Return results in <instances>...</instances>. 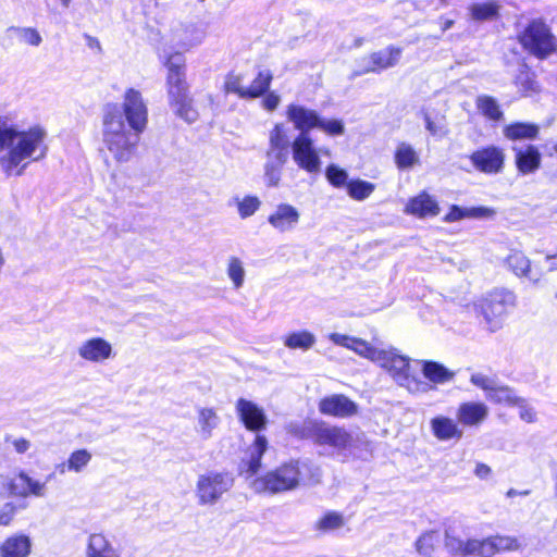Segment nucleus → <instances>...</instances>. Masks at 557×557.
<instances>
[{
  "instance_id": "obj_1",
  "label": "nucleus",
  "mask_w": 557,
  "mask_h": 557,
  "mask_svg": "<svg viewBox=\"0 0 557 557\" xmlns=\"http://www.w3.org/2000/svg\"><path fill=\"white\" fill-rule=\"evenodd\" d=\"M147 123V106L134 88L125 91L123 109L117 103L103 107L102 141L116 162L126 163L133 159Z\"/></svg>"
},
{
  "instance_id": "obj_2",
  "label": "nucleus",
  "mask_w": 557,
  "mask_h": 557,
  "mask_svg": "<svg viewBox=\"0 0 557 557\" xmlns=\"http://www.w3.org/2000/svg\"><path fill=\"white\" fill-rule=\"evenodd\" d=\"M329 339L337 346L347 348L358 356L370 360L384 369L397 385L412 395L425 394L432 386L417 376L411 370L410 358L403 356L392 346H383L373 337L372 342L341 333L329 334Z\"/></svg>"
},
{
  "instance_id": "obj_3",
  "label": "nucleus",
  "mask_w": 557,
  "mask_h": 557,
  "mask_svg": "<svg viewBox=\"0 0 557 557\" xmlns=\"http://www.w3.org/2000/svg\"><path fill=\"white\" fill-rule=\"evenodd\" d=\"M47 131L39 125L21 129L8 117L0 116V168L8 176L21 175L26 160L38 162L48 153Z\"/></svg>"
},
{
  "instance_id": "obj_4",
  "label": "nucleus",
  "mask_w": 557,
  "mask_h": 557,
  "mask_svg": "<svg viewBox=\"0 0 557 557\" xmlns=\"http://www.w3.org/2000/svg\"><path fill=\"white\" fill-rule=\"evenodd\" d=\"M320 476V470L309 462L292 460L256 479L251 485L258 493L276 494L295 490L306 480L310 484L319 483Z\"/></svg>"
},
{
  "instance_id": "obj_5",
  "label": "nucleus",
  "mask_w": 557,
  "mask_h": 557,
  "mask_svg": "<svg viewBox=\"0 0 557 557\" xmlns=\"http://www.w3.org/2000/svg\"><path fill=\"white\" fill-rule=\"evenodd\" d=\"M517 297L507 288H494L473 302V310L480 324L494 333L499 331L511 309L516 307Z\"/></svg>"
},
{
  "instance_id": "obj_6",
  "label": "nucleus",
  "mask_w": 557,
  "mask_h": 557,
  "mask_svg": "<svg viewBox=\"0 0 557 557\" xmlns=\"http://www.w3.org/2000/svg\"><path fill=\"white\" fill-rule=\"evenodd\" d=\"M307 431L313 444L321 448V455L336 458L342 462L350 458L354 437L344 426L324 421H310Z\"/></svg>"
},
{
  "instance_id": "obj_7",
  "label": "nucleus",
  "mask_w": 557,
  "mask_h": 557,
  "mask_svg": "<svg viewBox=\"0 0 557 557\" xmlns=\"http://www.w3.org/2000/svg\"><path fill=\"white\" fill-rule=\"evenodd\" d=\"M292 154L295 164L309 174L321 172V154H330L327 148H318L310 134H298L292 144Z\"/></svg>"
},
{
  "instance_id": "obj_8",
  "label": "nucleus",
  "mask_w": 557,
  "mask_h": 557,
  "mask_svg": "<svg viewBox=\"0 0 557 557\" xmlns=\"http://www.w3.org/2000/svg\"><path fill=\"white\" fill-rule=\"evenodd\" d=\"M233 486V478L225 472L210 471L200 474L196 482V497L199 505H213Z\"/></svg>"
},
{
  "instance_id": "obj_9",
  "label": "nucleus",
  "mask_w": 557,
  "mask_h": 557,
  "mask_svg": "<svg viewBox=\"0 0 557 557\" xmlns=\"http://www.w3.org/2000/svg\"><path fill=\"white\" fill-rule=\"evenodd\" d=\"M522 46L539 58H546L556 50V40L542 21H532L520 37Z\"/></svg>"
},
{
  "instance_id": "obj_10",
  "label": "nucleus",
  "mask_w": 557,
  "mask_h": 557,
  "mask_svg": "<svg viewBox=\"0 0 557 557\" xmlns=\"http://www.w3.org/2000/svg\"><path fill=\"white\" fill-rule=\"evenodd\" d=\"M165 66L168 69L166 90L169 103L173 107L189 97L185 79V58L181 52L172 53L166 59Z\"/></svg>"
},
{
  "instance_id": "obj_11",
  "label": "nucleus",
  "mask_w": 557,
  "mask_h": 557,
  "mask_svg": "<svg viewBox=\"0 0 557 557\" xmlns=\"http://www.w3.org/2000/svg\"><path fill=\"white\" fill-rule=\"evenodd\" d=\"M470 382L485 392L487 400L512 407L517 403V393L507 385L502 384L497 379L483 373H473Z\"/></svg>"
},
{
  "instance_id": "obj_12",
  "label": "nucleus",
  "mask_w": 557,
  "mask_h": 557,
  "mask_svg": "<svg viewBox=\"0 0 557 557\" xmlns=\"http://www.w3.org/2000/svg\"><path fill=\"white\" fill-rule=\"evenodd\" d=\"M469 556L492 557L497 553L518 548V542L510 536H491L483 540H468Z\"/></svg>"
},
{
  "instance_id": "obj_13",
  "label": "nucleus",
  "mask_w": 557,
  "mask_h": 557,
  "mask_svg": "<svg viewBox=\"0 0 557 557\" xmlns=\"http://www.w3.org/2000/svg\"><path fill=\"white\" fill-rule=\"evenodd\" d=\"M470 161L479 172L498 174L504 169L505 152L497 146H487L473 151Z\"/></svg>"
},
{
  "instance_id": "obj_14",
  "label": "nucleus",
  "mask_w": 557,
  "mask_h": 557,
  "mask_svg": "<svg viewBox=\"0 0 557 557\" xmlns=\"http://www.w3.org/2000/svg\"><path fill=\"white\" fill-rule=\"evenodd\" d=\"M205 30L191 23H180L172 27L170 42L173 49L188 51L205 39Z\"/></svg>"
},
{
  "instance_id": "obj_15",
  "label": "nucleus",
  "mask_w": 557,
  "mask_h": 557,
  "mask_svg": "<svg viewBox=\"0 0 557 557\" xmlns=\"http://www.w3.org/2000/svg\"><path fill=\"white\" fill-rule=\"evenodd\" d=\"M78 357L90 363H104L114 357L112 344L103 337H90L77 347Z\"/></svg>"
},
{
  "instance_id": "obj_16",
  "label": "nucleus",
  "mask_w": 557,
  "mask_h": 557,
  "mask_svg": "<svg viewBox=\"0 0 557 557\" xmlns=\"http://www.w3.org/2000/svg\"><path fill=\"white\" fill-rule=\"evenodd\" d=\"M318 408L324 416L341 419L350 418L358 413V405L343 394H333L322 398Z\"/></svg>"
},
{
  "instance_id": "obj_17",
  "label": "nucleus",
  "mask_w": 557,
  "mask_h": 557,
  "mask_svg": "<svg viewBox=\"0 0 557 557\" xmlns=\"http://www.w3.org/2000/svg\"><path fill=\"white\" fill-rule=\"evenodd\" d=\"M8 490L10 495L14 497H45L47 494V483L35 480L26 472L21 471L10 479Z\"/></svg>"
},
{
  "instance_id": "obj_18",
  "label": "nucleus",
  "mask_w": 557,
  "mask_h": 557,
  "mask_svg": "<svg viewBox=\"0 0 557 557\" xmlns=\"http://www.w3.org/2000/svg\"><path fill=\"white\" fill-rule=\"evenodd\" d=\"M300 221L299 210L286 202H281L268 216V223L280 233L292 232Z\"/></svg>"
},
{
  "instance_id": "obj_19",
  "label": "nucleus",
  "mask_w": 557,
  "mask_h": 557,
  "mask_svg": "<svg viewBox=\"0 0 557 557\" xmlns=\"http://www.w3.org/2000/svg\"><path fill=\"white\" fill-rule=\"evenodd\" d=\"M286 119L299 134H310V131L317 128L320 115L315 110L302 104L290 103L286 108Z\"/></svg>"
},
{
  "instance_id": "obj_20",
  "label": "nucleus",
  "mask_w": 557,
  "mask_h": 557,
  "mask_svg": "<svg viewBox=\"0 0 557 557\" xmlns=\"http://www.w3.org/2000/svg\"><path fill=\"white\" fill-rule=\"evenodd\" d=\"M236 411L247 430L259 432L265 429L268 418L264 413V410L257 404L240 398L236 403Z\"/></svg>"
},
{
  "instance_id": "obj_21",
  "label": "nucleus",
  "mask_w": 557,
  "mask_h": 557,
  "mask_svg": "<svg viewBox=\"0 0 557 557\" xmlns=\"http://www.w3.org/2000/svg\"><path fill=\"white\" fill-rule=\"evenodd\" d=\"M268 448V441L263 435H256L251 446L246 451V457L242 460L240 473L247 476L256 474L261 467V458Z\"/></svg>"
},
{
  "instance_id": "obj_22",
  "label": "nucleus",
  "mask_w": 557,
  "mask_h": 557,
  "mask_svg": "<svg viewBox=\"0 0 557 557\" xmlns=\"http://www.w3.org/2000/svg\"><path fill=\"white\" fill-rule=\"evenodd\" d=\"M414 362L420 366L425 382L432 386V389L434 385L446 384L455 377V372L440 362L432 360H416Z\"/></svg>"
},
{
  "instance_id": "obj_23",
  "label": "nucleus",
  "mask_w": 557,
  "mask_h": 557,
  "mask_svg": "<svg viewBox=\"0 0 557 557\" xmlns=\"http://www.w3.org/2000/svg\"><path fill=\"white\" fill-rule=\"evenodd\" d=\"M92 454L86 448H79L73 450L67 459L55 466V470L59 474L65 473H83L91 462Z\"/></svg>"
},
{
  "instance_id": "obj_24",
  "label": "nucleus",
  "mask_w": 557,
  "mask_h": 557,
  "mask_svg": "<svg viewBox=\"0 0 557 557\" xmlns=\"http://www.w3.org/2000/svg\"><path fill=\"white\" fill-rule=\"evenodd\" d=\"M488 416V408L483 403L469 401L458 407L457 419L466 426L481 424Z\"/></svg>"
},
{
  "instance_id": "obj_25",
  "label": "nucleus",
  "mask_w": 557,
  "mask_h": 557,
  "mask_svg": "<svg viewBox=\"0 0 557 557\" xmlns=\"http://www.w3.org/2000/svg\"><path fill=\"white\" fill-rule=\"evenodd\" d=\"M506 262L517 276L525 277L532 283H539L543 276L541 272L531 269L530 259L521 251H512Z\"/></svg>"
},
{
  "instance_id": "obj_26",
  "label": "nucleus",
  "mask_w": 557,
  "mask_h": 557,
  "mask_svg": "<svg viewBox=\"0 0 557 557\" xmlns=\"http://www.w3.org/2000/svg\"><path fill=\"white\" fill-rule=\"evenodd\" d=\"M430 426L433 435L438 441H450L453 438L460 440L462 437V430L458 423L445 416H436L430 421Z\"/></svg>"
},
{
  "instance_id": "obj_27",
  "label": "nucleus",
  "mask_w": 557,
  "mask_h": 557,
  "mask_svg": "<svg viewBox=\"0 0 557 557\" xmlns=\"http://www.w3.org/2000/svg\"><path fill=\"white\" fill-rule=\"evenodd\" d=\"M220 424V417L213 408H197L195 430L202 440H209Z\"/></svg>"
},
{
  "instance_id": "obj_28",
  "label": "nucleus",
  "mask_w": 557,
  "mask_h": 557,
  "mask_svg": "<svg viewBox=\"0 0 557 557\" xmlns=\"http://www.w3.org/2000/svg\"><path fill=\"white\" fill-rule=\"evenodd\" d=\"M405 211L419 218L434 216L440 212L436 200L426 193H421L417 197L409 200Z\"/></svg>"
},
{
  "instance_id": "obj_29",
  "label": "nucleus",
  "mask_w": 557,
  "mask_h": 557,
  "mask_svg": "<svg viewBox=\"0 0 557 557\" xmlns=\"http://www.w3.org/2000/svg\"><path fill=\"white\" fill-rule=\"evenodd\" d=\"M32 543L23 534L12 535L0 545V557H27L30 554Z\"/></svg>"
},
{
  "instance_id": "obj_30",
  "label": "nucleus",
  "mask_w": 557,
  "mask_h": 557,
  "mask_svg": "<svg viewBox=\"0 0 557 557\" xmlns=\"http://www.w3.org/2000/svg\"><path fill=\"white\" fill-rule=\"evenodd\" d=\"M516 150V164L522 174H529L536 171L541 164V153L532 145Z\"/></svg>"
},
{
  "instance_id": "obj_31",
  "label": "nucleus",
  "mask_w": 557,
  "mask_h": 557,
  "mask_svg": "<svg viewBox=\"0 0 557 557\" xmlns=\"http://www.w3.org/2000/svg\"><path fill=\"white\" fill-rule=\"evenodd\" d=\"M372 63L375 64L377 72L395 67L403 55V49L400 47L389 45L382 50H377L371 53Z\"/></svg>"
},
{
  "instance_id": "obj_32",
  "label": "nucleus",
  "mask_w": 557,
  "mask_h": 557,
  "mask_svg": "<svg viewBox=\"0 0 557 557\" xmlns=\"http://www.w3.org/2000/svg\"><path fill=\"white\" fill-rule=\"evenodd\" d=\"M315 343V335L308 330L294 331L283 337L284 346L292 350L300 349L307 351L311 349Z\"/></svg>"
},
{
  "instance_id": "obj_33",
  "label": "nucleus",
  "mask_w": 557,
  "mask_h": 557,
  "mask_svg": "<svg viewBox=\"0 0 557 557\" xmlns=\"http://www.w3.org/2000/svg\"><path fill=\"white\" fill-rule=\"evenodd\" d=\"M86 555L87 557H120L107 537L99 533L89 536Z\"/></svg>"
},
{
  "instance_id": "obj_34",
  "label": "nucleus",
  "mask_w": 557,
  "mask_h": 557,
  "mask_svg": "<svg viewBox=\"0 0 557 557\" xmlns=\"http://www.w3.org/2000/svg\"><path fill=\"white\" fill-rule=\"evenodd\" d=\"M395 163L399 170H410L420 164V156L408 143H400L394 154Z\"/></svg>"
},
{
  "instance_id": "obj_35",
  "label": "nucleus",
  "mask_w": 557,
  "mask_h": 557,
  "mask_svg": "<svg viewBox=\"0 0 557 557\" xmlns=\"http://www.w3.org/2000/svg\"><path fill=\"white\" fill-rule=\"evenodd\" d=\"M287 161H284L280 158L275 157H265V162L263 164V180L268 187H276L278 186L283 169Z\"/></svg>"
},
{
  "instance_id": "obj_36",
  "label": "nucleus",
  "mask_w": 557,
  "mask_h": 557,
  "mask_svg": "<svg viewBox=\"0 0 557 557\" xmlns=\"http://www.w3.org/2000/svg\"><path fill=\"white\" fill-rule=\"evenodd\" d=\"M292 144L288 134V127L284 123H276L268 135V147L272 149L292 150Z\"/></svg>"
},
{
  "instance_id": "obj_37",
  "label": "nucleus",
  "mask_w": 557,
  "mask_h": 557,
  "mask_svg": "<svg viewBox=\"0 0 557 557\" xmlns=\"http://www.w3.org/2000/svg\"><path fill=\"white\" fill-rule=\"evenodd\" d=\"M226 274L234 289H240L245 284L246 269L240 258L231 256L226 261Z\"/></svg>"
},
{
  "instance_id": "obj_38",
  "label": "nucleus",
  "mask_w": 557,
  "mask_h": 557,
  "mask_svg": "<svg viewBox=\"0 0 557 557\" xmlns=\"http://www.w3.org/2000/svg\"><path fill=\"white\" fill-rule=\"evenodd\" d=\"M539 134V126L532 123H513L504 128V135L511 140L533 139Z\"/></svg>"
},
{
  "instance_id": "obj_39",
  "label": "nucleus",
  "mask_w": 557,
  "mask_h": 557,
  "mask_svg": "<svg viewBox=\"0 0 557 557\" xmlns=\"http://www.w3.org/2000/svg\"><path fill=\"white\" fill-rule=\"evenodd\" d=\"M374 190L375 184L361 178H354L349 181L346 193L351 199L363 201L368 199Z\"/></svg>"
},
{
  "instance_id": "obj_40",
  "label": "nucleus",
  "mask_w": 557,
  "mask_h": 557,
  "mask_svg": "<svg viewBox=\"0 0 557 557\" xmlns=\"http://www.w3.org/2000/svg\"><path fill=\"white\" fill-rule=\"evenodd\" d=\"M272 73L269 70L260 71L249 87L246 89V99L258 98L264 95L271 85Z\"/></svg>"
},
{
  "instance_id": "obj_41",
  "label": "nucleus",
  "mask_w": 557,
  "mask_h": 557,
  "mask_svg": "<svg viewBox=\"0 0 557 557\" xmlns=\"http://www.w3.org/2000/svg\"><path fill=\"white\" fill-rule=\"evenodd\" d=\"M499 4L495 1L474 3L470 7L471 17L474 21H492L497 17Z\"/></svg>"
},
{
  "instance_id": "obj_42",
  "label": "nucleus",
  "mask_w": 557,
  "mask_h": 557,
  "mask_svg": "<svg viewBox=\"0 0 557 557\" xmlns=\"http://www.w3.org/2000/svg\"><path fill=\"white\" fill-rule=\"evenodd\" d=\"M440 541L441 535L438 532H425L416 541V550L424 557H430L434 553L435 547L440 544Z\"/></svg>"
},
{
  "instance_id": "obj_43",
  "label": "nucleus",
  "mask_w": 557,
  "mask_h": 557,
  "mask_svg": "<svg viewBox=\"0 0 557 557\" xmlns=\"http://www.w3.org/2000/svg\"><path fill=\"white\" fill-rule=\"evenodd\" d=\"M476 107L479 111L492 121H499L503 117V112L496 99L490 96H479L476 99Z\"/></svg>"
},
{
  "instance_id": "obj_44",
  "label": "nucleus",
  "mask_w": 557,
  "mask_h": 557,
  "mask_svg": "<svg viewBox=\"0 0 557 557\" xmlns=\"http://www.w3.org/2000/svg\"><path fill=\"white\" fill-rule=\"evenodd\" d=\"M327 182L335 188H346L349 184L348 172L336 164H330L325 169Z\"/></svg>"
},
{
  "instance_id": "obj_45",
  "label": "nucleus",
  "mask_w": 557,
  "mask_h": 557,
  "mask_svg": "<svg viewBox=\"0 0 557 557\" xmlns=\"http://www.w3.org/2000/svg\"><path fill=\"white\" fill-rule=\"evenodd\" d=\"M171 108L177 116L187 123H194L198 119V111L194 108L193 99L190 97H187V99L177 102Z\"/></svg>"
},
{
  "instance_id": "obj_46",
  "label": "nucleus",
  "mask_w": 557,
  "mask_h": 557,
  "mask_svg": "<svg viewBox=\"0 0 557 557\" xmlns=\"http://www.w3.org/2000/svg\"><path fill=\"white\" fill-rule=\"evenodd\" d=\"M244 77L240 74L230 73L224 81V90L227 94H235L242 99H246V89Z\"/></svg>"
},
{
  "instance_id": "obj_47",
  "label": "nucleus",
  "mask_w": 557,
  "mask_h": 557,
  "mask_svg": "<svg viewBox=\"0 0 557 557\" xmlns=\"http://www.w3.org/2000/svg\"><path fill=\"white\" fill-rule=\"evenodd\" d=\"M238 214L242 219H247L255 214L260 208L261 201L256 196H246L243 199H235Z\"/></svg>"
},
{
  "instance_id": "obj_48",
  "label": "nucleus",
  "mask_w": 557,
  "mask_h": 557,
  "mask_svg": "<svg viewBox=\"0 0 557 557\" xmlns=\"http://www.w3.org/2000/svg\"><path fill=\"white\" fill-rule=\"evenodd\" d=\"M368 73H379L374 63H372V54L363 55L356 60V69L350 74V79Z\"/></svg>"
},
{
  "instance_id": "obj_49",
  "label": "nucleus",
  "mask_w": 557,
  "mask_h": 557,
  "mask_svg": "<svg viewBox=\"0 0 557 557\" xmlns=\"http://www.w3.org/2000/svg\"><path fill=\"white\" fill-rule=\"evenodd\" d=\"M12 29L16 33L18 39L27 45L38 47L42 41L38 30L33 27H13Z\"/></svg>"
},
{
  "instance_id": "obj_50",
  "label": "nucleus",
  "mask_w": 557,
  "mask_h": 557,
  "mask_svg": "<svg viewBox=\"0 0 557 557\" xmlns=\"http://www.w3.org/2000/svg\"><path fill=\"white\" fill-rule=\"evenodd\" d=\"M317 128L323 131L330 136H339L345 133V125L341 120H325L320 116Z\"/></svg>"
},
{
  "instance_id": "obj_51",
  "label": "nucleus",
  "mask_w": 557,
  "mask_h": 557,
  "mask_svg": "<svg viewBox=\"0 0 557 557\" xmlns=\"http://www.w3.org/2000/svg\"><path fill=\"white\" fill-rule=\"evenodd\" d=\"M423 117L425 122V128L432 136L442 138L447 135L448 129L443 117L432 120L426 112L423 113Z\"/></svg>"
},
{
  "instance_id": "obj_52",
  "label": "nucleus",
  "mask_w": 557,
  "mask_h": 557,
  "mask_svg": "<svg viewBox=\"0 0 557 557\" xmlns=\"http://www.w3.org/2000/svg\"><path fill=\"white\" fill-rule=\"evenodd\" d=\"M519 408V417L527 423H533L536 420V412L534 408L522 397H517V403L512 404V407Z\"/></svg>"
},
{
  "instance_id": "obj_53",
  "label": "nucleus",
  "mask_w": 557,
  "mask_h": 557,
  "mask_svg": "<svg viewBox=\"0 0 557 557\" xmlns=\"http://www.w3.org/2000/svg\"><path fill=\"white\" fill-rule=\"evenodd\" d=\"M343 524L344 519L342 515L336 512H329L319 521V528L325 531L338 529Z\"/></svg>"
},
{
  "instance_id": "obj_54",
  "label": "nucleus",
  "mask_w": 557,
  "mask_h": 557,
  "mask_svg": "<svg viewBox=\"0 0 557 557\" xmlns=\"http://www.w3.org/2000/svg\"><path fill=\"white\" fill-rule=\"evenodd\" d=\"M471 213H469L468 215H472V216H486V215H490L491 213H493V210L488 209V208H484V207H481V208H473L470 210ZM467 214L459 208L457 207H454L451 212L447 215V220L448 221H456L462 216H466Z\"/></svg>"
},
{
  "instance_id": "obj_55",
  "label": "nucleus",
  "mask_w": 557,
  "mask_h": 557,
  "mask_svg": "<svg viewBox=\"0 0 557 557\" xmlns=\"http://www.w3.org/2000/svg\"><path fill=\"white\" fill-rule=\"evenodd\" d=\"M445 546L451 553L459 554L462 556H469L467 547L468 541L463 542L455 536L446 534Z\"/></svg>"
},
{
  "instance_id": "obj_56",
  "label": "nucleus",
  "mask_w": 557,
  "mask_h": 557,
  "mask_svg": "<svg viewBox=\"0 0 557 557\" xmlns=\"http://www.w3.org/2000/svg\"><path fill=\"white\" fill-rule=\"evenodd\" d=\"M16 513L13 503H5L0 507V525H9Z\"/></svg>"
},
{
  "instance_id": "obj_57",
  "label": "nucleus",
  "mask_w": 557,
  "mask_h": 557,
  "mask_svg": "<svg viewBox=\"0 0 557 557\" xmlns=\"http://www.w3.org/2000/svg\"><path fill=\"white\" fill-rule=\"evenodd\" d=\"M516 83L524 94L536 90V84L528 72H521Z\"/></svg>"
},
{
  "instance_id": "obj_58",
  "label": "nucleus",
  "mask_w": 557,
  "mask_h": 557,
  "mask_svg": "<svg viewBox=\"0 0 557 557\" xmlns=\"http://www.w3.org/2000/svg\"><path fill=\"white\" fill-rule=\"evenodd\" d=\"M280 102V96L273 91L268 92L262 100L263 108L268 111H274L278 107Z\"/></svg>"
},
{
  "instance_id": "obj_59",
  "label": "nucleus",
  "mask_w": 557,
  "mask_h": 557,
  "mask_svg": "<svg viewBox=\"0 0 557 557\" xmlns=\"http://www.w3.org/2000/svg\"><path fill=\"white\" fill-rule=\"evenodd\" d=\"M11 444L17 454H25L32 446L30 442L23 437L12 438Z\"/></svg>"
},
{
  "instance_id": "obj_60",
  "label": "nucleus",
  "mask_w": 557,
  "mask_h": 557,
  "mask_svg": "<svg viewBox=\"0 0 557 557\" xmlns=\"http://www.w3.org/2000/svg\"><path fill=\"white\" fill-rule=\"evenodd\" d=\"M491 473L492 469L485 463H478L474 469V474L482 480L488 479Z\"/></svg>"
},
{
  "instance_id": "obj_61",
  "label": "nucleus",
  "mask_w": 557,
  "mask_h": 557,
  "mask_svg": "<svg viewBox=\"0 0 557 557\" xmlns=\"http://www.w3.org/2000/svg\"><path fill=\"white\" fill-rule=\"evenodd\" d=\"M289 153H290V151L281 150V149L267 148V150H265V157H275V158H280L284 161H288Z\"/></svg>"
},
{
  "instance_id": "obj_62",
  "label": "nucleus",
  "mask_w": 557,
  "mask_h": 557,
  "mask_svg": "<svg viewBox=\"0 0 557 557\" xmlns=\"http://www.w3.org/2000/svg\"><path fill=\"white\" fill-rule=\"evenodd\" d=\"M546 261L549 263L548 271L557 270V255H547Z\"/></svg>"
},
{
  "instance_id": "obj_63",
  "label": "nucleus",
  "mask_w": 557,
  "mask_h": 557,
  "mask_svg": "<svg viewBox=\"0 0 557 557\" xmlns=\"http://www.w3.org/2000/svg\"><path fill=\"white\" fill-rule=\"evenodd\" d=\"M453 25H454L453 20H445L442 24V29L445 32V30L449 29Z\"/></svg>"
},
{
  "instance_id": "obj_64",
  "label": "nucleus",
  "mask_w": 557,
  "mask_h": 557,
  "mask_svg": "<svg viewBox=\"0 0 557 557\" xmlns=\"http://www.w3.org/2000/svg\"><path fill=\"white\" fill-rule=\"evenodd\" d=\"M97 46L98 48H100V44L97 39H94L91 37H89V46L92 47V46Z\"/></svg>"
}]
</instances>
